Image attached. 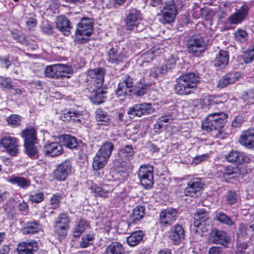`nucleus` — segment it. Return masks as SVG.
I'll return each mask as SVG.
<instances>
[{
    "instance_id": "obj_10",
    "label": "nucleus",
    "mask_w": 254,
    "mask_h": 254,
    "mask_svg": "<svg viewBox=\"0 0 254 254\" xmlns=\"http://www.w3.org/2000/svg\"><path fill=\"white\" fill-rule=\"evenodd\" d=\"M107 60L108 63L118 65L124 63L127 57V52L124 48L115 46L111 48L107 52Z\"/></svg>"
},
{
    "instance_id": "obj_21",
    "label": "nucleus",
    "mask_w": 254,
    "mask_h": 254,
    "mask_svg": "<svg viewBox=\"0 0 254 254\" xmlns=\"http://www.w3.org/2000/svg\"><path fill=\"white\" fill-rule=\"evenodd\" d=\"M249 10V8L248 5L244 4L236 12L229 17V22L232 24L241 23L247 16Z\"/></svg>"
},
{
    "instance_id": "obj_48",
    "label": "nucleus",
    "mask_w": 254,
    "mask_h": 254,
    "mask_svg": "<svg viewBox=\"0 0 254 254\" xmlns=\"http://www.w3.org/2000/svg\"><path fill=\"white\" fill-rule=\"evenodd\" d=\"M241 153L237 151L233 150L226 156L227 160L230 162H234L237 164H240V157Z\"/></svg>"
},
{
    "instance_id": "obj_22",
    "label": "nucleus",
    "mask_w": 254,
    "mask_h": 254,
    "mask_svg": "<svg viewBox=\"0 0 254 254\" xmlns=\"http://www.w3.org/2000/svg\"><path fill=\"white\" fill-rule=\"evenodd\" d=\"M56 28L65 35H69L70 34V30L72 29V26L70 21L64 15H60L56 19Z\"/></svg>"
},
{
    "instance_id": "obj_27",
    "label": "nucleus",
    "mask_w": 254,
    "mask_h": 254,
    "mask_svg": "<svg viewBox=\"0 0 254 254\" xmlns=\"http://www.w3.org/2000/svg\"><path fill=\"white\" fill-rule=\"evenodd\" d=\"M240 77L241 74L238 72L232 71L228 73L220 79L217 84V87L223 88L228 85L233 84L235 82L240 78Z\"/></svg>"
},
{
    "instance_id": "obj_31",
    "label": "nucleus",
    "mask_w": 254,
    "mask_h": 254,
    "mask_svg": "<svg viewBox=\"0 0 254 254\" xmlns=\"http://www.w3.org/2000/svg\"><path fill=\"white\" fill-rule=\"evenodd\" d=\"M177 58L175 56L171 55L166 59L160 67L157 68L161 74H166L171 71L174 68L176 64Z\"/></svg>"
},
{
    "instance_id": "obj_42",
    "label": "nucleus",
    "mask_w": 254,
    "mask_h": 254,
    "mask_svg": "<svg viewBox=\"0 0 254 254\" xmlns=\"http://www.w3.org/2000/svg\"><path fill=\"white\" fill-rule=\"evenodd\" d=\"M94 239V235L93 234L89 233L83 235L79 243V247L82 248H87L93 245Z\"/></svg>"
},
{
    "instance_id": "obj_9",
    "label": "nucleus",
    "mask_w": 254,
    "mask_h": 254,
    "mask_svg": "<svg viewBox=\"0 0 254 254\" xmlns=\"http://www.w3.org/2000/svg\"><path fill=\"white\" fill-rule=\"evenodd\" d=\"M187 46L190 53L198 56L204 52L206 43L202 36L195 35L189 38Z\"/></svg>"
},
{
    "instance_id": "obj_55",
    "label": "nucleus",
    "mask_w": 254,
    "mask_h": 254,
    "mask_svg": "<svg viewBox=\"0 0 254 254\" xmlns=\"http://www.w3.org/2000/svg\"><path fill=\"white\" fill-rule=\"evenodd\" d=\"M226 200L229 204L235 203L238 200V196L234 191H229L226 195Z\"/></svg>"
},
{
    "instance_id": "obj_38",
    "label": "nucleus",
    "mask_w": 254,
    "mask_h": 254,
    "mask_svg": "<svg viewBox=\"0 0 254 254\" xmlns=\"http://www.w3.org/2000/svg\"><path fill=\"white\" fill-rule=\"evenodd\" d=\"M105 253L106 254H125V250L121 244L114 242L107 247Z\"/></svg>"
},
{
    "instance_id": "obj_16",
    "label": "nucleus",
    "mask_w": 254,
    "mask_h": 254,
    "mask_svg": "<svg viewBox=\"0 0 254 254\" xmlns=\"http://www.w3.org/2000/svg\"><path fill=\"white\" fill-rule=\"evenodd\" d=\"M178 14L176 5L171 2L166 3L161 10V15L163 24L173 22Z\"/></svg>"
},
{
    "instance_id": "obj_49",
    "label": "nucleus",
    "mask_w": 254,
    "mask_h": 254,
    "mask_svg": "<svg viewBox=\"0 0 254 254\" xmlns=\"http://www.w3.org/2000/svg\"><path fill=\"white\" fill-rule=\"evenodd\" d=\"M254 60V43L246 51L243 55V60L246 64L252 62Z\"/></svg>"
},
{
    "instance_id": "obj_29",
    "label": "nucleus",
    "mask_w": 254,
    "mask_h": 254,
    "mask_svg": "<svg viewBox=\"0 0 254 254\" xmlns=\"http://www.w3.org/2000/svg\"><path fill=\"white\" fill-rule=\"evenodd\" d=\"M41 228L39 221L35 220L26 223L21 229V232L23 235H32L38 233Z\"/></svg>"
},
{
    "instance_id": "obj_4",
    "label": "nucleus",
    "mask_w": 254,
    "mask_h": 254,
    "mask_svg": "<svg viewBox=\"0 0 254 254\" xmlns=\"http://www.w3.org/2000/svg\"><path fill=\"white\" fill-rule=\"evenodd\" d=\"M114 149V145L110 141H106L101 146L94 157L92 166L95 170L98 171L105 166Z\"/></svg>"
},
{
    "instance_id": "obj_17",
    "label": "nucleus",
    "mask_w": 254,
    "mask_h": 254,
    "mask_svg": "<svg viewBox=\"0 0 254 254\" xmlns=\"http://www.w3.org/2000/svg\"><path fill=\"white\" fill-rule=\"evenodd\" d=\"M178 211L176 208H167L161 211L159 217L161 224L165 227L171 225L178 217Z\"/></svg>"
},
{
    "instance_id": "obj_37",
    "label": "nucleus",
    "mask_w": 254,
    "mask_h": 254,
    "mask_svg": "<svg viewBox=\"0 0 254 254\" xmlns=\"http://www.w3.org/2000/svg\"><path fill=\"white\" fill-rule=\"evenodd\" d=\"M143 237V233L142 231H135L127 237V241L129 246L133 247L137 245L142 240Z\"/></svg>"
},
{
    "instance_id": "obj_59",
    "label": "nucleus",
    "mask_w": 254,
    "mask_h": 254,
    "mask_svg": "<svg viewBox=\"0 0 254 254\" xmlns=\"http://www.w3.org/2000/svg\"><path fill=\"white\" fill-rule=\"evenodd\" d=\"M160 123H172L173 121V118L171 113L165 114L161 116L158 119Z\"/></svg>"
},
{
    "instance_id": "obj_56",
    "label": "nucleus",
    "mask_w": 254,
    "mask_h": 254,
    "mask_svg": "<svg viewBox=\"0 0 254 254\" xmlns=\"http://www.w3.org/2000/svg\"><path fill=\"white\" fill-rule=\"evenodd\" d=\"M249 226L242 223H240L239 226L238 230L237 233L238 237H244L248 235V232L249 230Z\"/></svg>"
},
{
    "instance_id": "obj_62",
    "label": "nucleus",
    "mask_w": 254,
    "mask_h": 254,
    "mask_svg": "<svg viewBox=\"0 0 254 254\" xmlns=\"http://www.w3.org/2000/svg\"><path fill=\"white\" fill-rule=\"evenodd\" d=\"M0 61L1 64L4 66L6 68H9L11 64V62L9 61V55L4 58H2L0 56Z\"/></svg>"
},
{
    "instance_id": "obj_60",
    "label": "nucleus",
    "mask_w": 254,
    "mask_h": 254,
    "mask_svg": "<svg viewBox=\"0 0 254 254\" xmlns=\"http://www.w3.org/2000/svg\"><path fill=\"white\" fill-rule=\"evenodd\" d=\"M208 254H223L222 248L220 247L213 246L209 249Z\"/></svg>"
},
{
    "instance_id": "obj_39",
    "label": "nucleus",
    "mask_w": 254,
    "mask_h": 254,
    "mask_svg": "<svg viewBox=\"0 0 254 254\" xmlns=\"http://www.w3.org/2000/svg\"><path fill=\"white\" fill-rule=\"evenodd\" d=\"M9 182L13 184L25 189L30 185V181L27 178L23 177L13 176L9 179Z\"/></svg>"
},
{
    "instance_id": "obj_11",
    "label": "nucleus",
    "mask_w": 254,
    "mask_h": 254,
    "mask_svg": "<svg viewBox=\"0 0 254 254\" xmlns=\"http://www.w3.org/2000/svg\"><path fill=\"white\" fill-rule=\"evenodd\" d=\"M133 80L129 75H126L122 78L116 89V94L119 97L123 99L129 96L133 91Z\"/></svg>"
},
{
    "instance_id": "obj_43",
    "label": "nucleus",
    "mask_w": 254,
    "mask_h": 254,
    "mask_svg": "<svg viewBox=\"0 0 254 254\" xmlns=\"http://www.w3.org/2000/svg\"><path fill=\"white\" fill-rule=\"evenodd\" d=\"M10 33L12 35L13 38L21 44L25 45L29 44V41L27 39V36L21 34L17 29L10 30Z\"/></svg>"
},
{
    "instance_id": "obj_14",
    "label": "nucleus",
    "mask_w": 254,
    "mask_h": 254,
    "mask_svg": "<svg viewBox=\"0 0 254 254\" xmlns=\"http://www.w3.org/2000/svg\"><path fill=\"white\" fill-rule=\"evenodd\" d=\"M155 111V109L151 103H143L137 104L130 107L127 114L133 117L135 116L141 117L143 115L151 114Z\"/></svg>"
},
{
    "instance_id": "obj_54",
    "label": "nucleus",
    "mask_w": 254,
    "mask_h": 254,
    "mask_svg": "<svg viewBox=\"0 0 254 254\" xmlns=\"http://www.w3.org/2000/svg\"><path fill=\"white\" fill-rule=\"evenodd\" d=\"M248 37L247 33L244 30L239 29L235 33V37L237 41L244 42L246 41Z\"/></svg>"
},
{
    "instance_id": "obj_35",
    "label": "nucleus",
    "mask_w": 254,
    "mask_h": 254,
    "mask_svg": "<svg viewBox=\"0 0 254 254\" xmlns=\"http://www.w3.org/2000/svg\"><path fill=\"white\" fill-rule=\"evenodd\" d=\"M60 140L62 142L63 144L70 149L77 148L80 144L78 143L76 137L68 134H63L59 137Z\"/></svg>"
},
{
    "instance_id": "obj_44",
    "label": "nucleus",
    "mask_w": 254,
    "mask_h": 254,
    "mask_svg": "<svg viewBox=\"0 0 254 254\" xmlns=\"http://www.w3.org/2000/svg\"><path fill=\"white\" fill-rule=\"evenodd\" d=\"M147 90V85L146 84L138 82L134 86L131 93L135 94L138 96H141L146 93Z\"/></svg>"
},
{
    "instance_id": "obj_8",
    "label": "nucleus",
    "mask_w": 254,
    "mask_h": 254,
    "mask_svg": "<svg viewBox=\"0 0 254 254\" xmlns=\"http://www.w3.org/2000/svg\"><path fill=\"white\" fill-rule=\"evenodd\" d=\"M141 185L145 189H151L154 184L153 167L148 164L141 165L137 172Z\"/></svg>"
},
{
    "instance_id": "obj_50",
    "label": "nucleus",
    "mask_w": 254,
    "mask_h": 254,
    "mask_svg": "<svg viewBox=\"0 0 254 254\" xmlns=\"http://www.w3.org/2000/svg\"><path fill=\"white\" fill-rule=\"evenodd\" d=\"M62 198V196L60 193H57L53 194L50 200L51 208L52 209H56L59 207Z\"/></svg>"
},
{
    "instance_id": "obj_26",
    "label": "nucleus",
    "mask_w": 254,
    "mask_h": 254,
    "mask_svg": "<svg viewBox=\"0 0 254 254\" xmlns=\"http://www.w3.org/2000/svg\"><path fill=\"white\" fill-rule=\"evenodd\" d=\"M241 144L249 148L254 147V129H249L244 131L239 139Z\"/></svg>"
},
{
    "instance_id": "obj_28",
    "label": "nucleus",
    "mask_w": 254,
    "mask_h": 254,
    "mask_svg": "<svg viewBox=\"0 0 254 254\" xmlns=\"http://www.w3.org/2000/svg\"><path fill=\"white\" fill-rule=\"evenodd\" d=\"M229 62V54L228 51L220 50L216 55L214 61V65L218 69L225 67Z\"/></svg>"
},
{
    "instance_id": "obj_61",
    "label": "nucleus",
    "mask_w": 254,
    "mask_h": 254,
    "mask_svg": "<svg viewBox=\"0 0 254 254\" xmlns=\"http://www.w3.org/2000/svg\"><path fill=\"white\" fill-rule=\"evenodd\" d=\"M18 210L23 214H27L29 210L28 205L25 201H23L19 204Z\"/></svg>"
},
{
    "instance_id": "obj_47",
    "label": "nucleus",
    "mask_w": 254,
    "mask_h": 254,
    "mask_svg": "<svg viewBox=\"0 0 254 254\" xmlns=\"http://www.w3.org/2000/svg\"><path fill=\"white\" fill-rule=\"evenodd\" d=\"M69 227L54 225V233L57 235L59 239H64L67 235V230Z\"/></svg>"
},
{
    "instance_id": "obj_63",
    "label": "nucleus",
    "mask_w": 254,
    "mask_h": 254,
    "mask_svg": "<svg viewBox=\"0 0 254 254\" xmlns=\"http://www.w3.org/2000/svg\"><path fill=\"white\" fill-rule=\"evenodd\" d=\"M26 24L29 27H34L37 25V20L33 17H29L26 20Z\"/></svg>"
},
{
    "instance_id": "obj_23",
    "label": "nucleus",
    "mask_w": 254,
    "mask_h": 254,
    "mask_svg": "<svg viewBox=\"0 0 254 254\" xmlns=\"http://www.w3.org/2000/svg\"><path fill=\"white\" fill-rule=\"evenodd\" d=\"M134 151L131 145L121 147L118 153L117 160L121 163H128L134 155Z\"/></svg>"
},
{
    "instance_id": "obj_1",
    "label": "nucleus",
    "mask_w": 254,
    "mask_h": 254,
    "mask_svg": "<svg viewBox=\"0 0 254 254\" xmlns=\"http://www.w3.org/2000/svg\"><path fill=\"white\" fill-rule=\"evenodd\" d=\"M174 89L176 93L186 95L191 94L200 82L198 75L194 72H189L180 76L176 79Z\"/></svg>"
},
{
    "instance_id": "obj_58",
    "label": "nucleus",
    "mask_w": 254,
    "mask_h": 254,
    "mask_svg": "<svg viewBox=\"0 0 254 254\" xmlns=\"http://www.w3.org/2000/svg\"><path fill=\"white\" fill-rule=\"evenodd\" d=\"M41 28L42 31L46 34L50 35L53 33L54 27L48 21L43 22Z\"/></svg>"
},
{
    "instance_id": "obj_13",
    "label": "nucleus",
    "mask_w": 254,
    "mask_h": 254,
    "mask_svg": "<svg viewBox=\"0 0 254 254\" xmlns=\"http://www.w3.org/2000/svg\"><path fill=\"white\" fill-rule=\"evenodd\" d=\"M72 165L69 160L58 165L53 172L54 178L57 181H64L71 174Z\"/></svg>"
},
{
    "instance_id": "obj_57",
    "label": "nucleus",
    "mask_w": 254,
    "mask_h": 254,
    "mask_svg": "<svg viewBox=\"0 0 254 254\" xmlns=\"http://www.w3.org/2000/svg\"><path fill=\"white\" fill-rule=\"evenodd\" d=\"M0 87L4 89H12L11 81L9 78L0 76Z\"/></svg>"
},
{
    "instance_id": "obj_30",
    "label": "nucleus",
    "mask_w": 254,
    "mask_h": 254,
    "mask_svg": "<svg viewBox=\"0 0 254 254\" xmlns=\"http://www.w3.org/2000/svg\"><path fill=\"white\" fill-rule=\"evenodd\" d=\"M212 237L214 243L221 245H225L226 244L228 243L230 240L229 237L225 231L218 229L213 230Z\"/></svg>"
},
{
    "instance_id": "obj_7",
    "label": "nucleus",
    "mask_w": 254,
    "mask_h": 254,
    "mask_svg": "<svg viewBox=\"0 0 254 254\" xmlns=\"http://www.w3.org/2000/svg\"><path fill=\"white\" fill-rule=\"evenodd\" d=\"M46 77L57 79L69 77L68 74L71 72V69L62 64H55L47 66L45 70Z\"/></svg>"
},
{
    "instance_id": "obj_19",
    "label": "nucleus",
    "mask_w": 254,
    "mask_h": 254,
    "mask_svg": "<svg viewBox=\"0 0 254 254\" xmlns=\"http://www.w3.org/2000/svg\"><path fill=\"white\" fill-rule=\"evenodd\" d=\"M38 250V245L35 241L21 242L16 248L17 254H34Z\"/></svg>"
},
{
    "instance_id": "obj_51",
    "label": "nucleus",
    "mask_w": 254,
    "mask_h": 254,
    "mask_svg": "<svg viewBox=\"0 0 254 254\" xmlns=\"http://www.w3.org/2000/svg\"><path fill=\"white\" fill-rule=\"evenodd\" d=\"M7 123L12 127H18L21 125V118L19 115H10L7 120Z\"/></svg>"
},
{
    "instance_id": "obj_12",
    "label": "nucleus",
    "mask_w": 254,
    "mask_h": 254,
    "mask_svg": "<svg viewBox=\"0 0 254 254\" xmlns=\"http://www.w3.org/2000/svg\"><path fill=\"white\" fill-rule=\"evenodd\" d=\"M105 70L103 67L90 69L87 72V80L91 87H101L104 80Z\"/></svg>"
},
{
    "instance_id": "obj_40",
    "label": "nucleus",
    "mask_w": 254,
    "mask_h": 254,
    "mask_svg": "<svg viewBox=\"0 0 254 254\" xmlns=\"http://www.w3.org/2000/svg\"><path fill=\"white\" fill-rule=\"evenodd\" d=\"M106 188L107 186L100 187L93 184L91 186L90 189L92 192L96 193L99 196L107 197L112 192V189H107Z\"/></svg>"
},
{
    "instance_id": "obj_24",
    "label": "nucleus",
    "mask_w": 254,
    "mask_h": 254,
    "mask_svg": "<svg viewBox=\"0 0 254 254\" xmlns=\"http://www.w3.org/2000/svg\"><path fill=\"white\" fill-rule=\"evenodd\" d=\"M44 151L46 155L54 157L61 155L63 152V149L60 143L52 142L44 145Z\"/></svg>"
},
{
    "instance_id": "obj_18",
    "label": "nucleus",
    "mask_w": 254,
    "mask_h": 254,
    "mask_svg": "<svg viewBox=\"0 0 254 254\" xmlns=\"http://www.w3.org/2000/svg\"><path fill=\"white\" fill-rule=\"evenodd\" d=\"M18 140L10 136L2 137L0 140V144L5 149L6 151L12 156H16L18 152Z\"/></svg>"
},
{
    "instance_id": "obj_36",
    "label": "nucleus",
    "mask_w": 254,
    "mask_h": 254,
    "mask_svg": "<svg viewBox=\"0 0 254 254\" xmlns=\"http://www.w3.org/2000/svg\"><path fill=\"white\" fill-rule=\"evenodd\" d=\"M89 227V223L86 220L80 219L75 222L73 234L74 237H79Z\"/></svg>"
},
{
    "instance_id": "obj_34",
    "label": "nucleus",
    "mask_w": 254,
    "mask_h": 254,
    "mask_svg": "<svg viewBox=\"0 0 254 254\" xmlns=\"http://www.w3.org/2000/svg\"><path fill=\"white\" fill-rule=\"evenodd\" d=\"M194 226L199 227L203 226L209 219L208 212L205 209H200L197 210L194 216Z\"/></svg>"
},
{
    "instance_id": "obj_33",
    "label": "nucleus",
    "mask_w": 254,
    "mask_h": 254,
    "mask_svg": "<svg viewBox=\"0 0 254 254\" xmlns=\"http://www.w3.org/2000/svg\"><path fill=\"white\" fill-rule=\"evenodd\" d=\"M145 208L144 206L137 205L132 211L131 214L128 218V223L129 224L136 223L137 221L141 219L145 215Z\"/></svg>"
},
{
    "instance_id": "obj_5",
    "label": "nucleus",
    "mask_w": 254,
    "mask_h": 254,
    "mask_svg": "<svg viewBox=\"0 0 254 254\" xmlns=\"http://www.w3.org/2000/svg\"><path fill=\"white\" fill-rule=\"evenodd\" d=\"M125 26L126 29L135 32H139L144 29V24L141 22V14L137 9L131 8L126 12Z\"/></svg>"
},
{
    "instance_id": "obj_41",
    "label": "nucleus",
    "mask_w": 254,
    "mask_h": 254,
    "mask_svg": "<svg viewBox=\"0 0 254 254\" xmlns=\"http://www.w3.org/2000/svg\"><path fill=\"white\" fill-rule=\"evenodd\" d=\"M82 115V112L78 111H69L64 114V118L70 122H81V119Z\"/></svg>"
},
{
    "instance_id": "obj_6",
    "label": "nucleus",
    "mask_w": 254,
    "mask_h": 254,
    "mask_svg": "<svg viewBox=\"0 0 254 254\" xmlns=\"http://www.w3.org/2000/svg\"><path fill=\"white\" fill-rule=\"evenodd\" d=\"M93 32V23L91 19L83 17L78 23L75 32V40L78 43L86 42Z\"/></svg>"
},
{
    "instance_id": "obj_20",
    "label": "nucleus",
    "mask_w": 254,
    "mask_h": 254,
    "mask_svg": "<svg viewBox=\"0 0 254 254\" xmlns=\"http://www.w3.org/2000/svg\"><path fill=\"white\" fill-rule=\"evenodd\" d=\"M90 95V99L94 104L99 105L105 101L107 97V91L105 87H92Z\"/></svg>"
},
{
    "instance_id": "obj_52",
    "label": "nucleus",
    "mask_w": 254,
    "mask_h": 254,
    "mask_svg": "<svg viewBox=\"0 0 254 254\" xmlns=\"http://www.w3.org/2000/svg\"><path fill=\"white\" fill-rule=\"evenodd\" d=\"M244 98L247 101L248 105L254 107V89H250L246 92Z\"/></svg>"
},
{
    "instance_id": "obj_15",
    "label": "nucleus",
    "mask_w": 254,
    "mask_h": 254,
    "mask_svg": "<svg viewBox=\"0 0 254 254\" xmlns=\"http://www.w3.org/2000/svg\"><path fill=\"white\" fill-rule=\"evenodd\" d=\"M203 185L204 183L200 178L192 179L188 182L187 187L185 189L184 193L186 196H198L202 191Z\"/></svg>"
},
{
    "instance_id": "obj_25",
    "label": "nucleus",
    "mask_w": 254,
    "mask_h": 254,
    "mask_svg": "<svg viewBox=\"0 0 254 254\" xmlns=\"http://www.w3.org/2000/svg\"><path fill=\"white\" fill-rule=\"evenodd\" d=\"M185 230L179 224H176L171 227L169 232V237L175 244H179L185 239Z\"/></svg>"
},
{
    "instance_id": "obj_53",
    "label": "nucleus",
    "mask_w": 254,
    "mask_h": 254,
    "mask_svg": "<svg viewBox=\"0 0 254 254\" xmlns=\"http://www.w3.org/2000/svg\"><path fill=\"white\" fill-rule=\"evenodd\" d=\"M44 194L43 192H38L29 195V199L33 203H40L43 200Z\"/></svg>"
},
{
    "instance_id": "obj_46",
    "label": "nucleus",
    "mask_w": 254,
    "mask_h": 254,
    "mask_svg": "<svg viewBox=\"0 0 254 254\" xmlns=\"http://www.w3.org/2000/svg\"><path fill=\"white\" fill-rule=\"evenodd\" d=\"M216 219L220 223L225 224L229 226L233 225L234 222L231 219L223 212H218L216 214Z\"/></svg>"
},
{
    "instance_id": "obj_32",
    "label": "nucleus",
    "mask_w": 254,
    "mask_h": 254,
    "mask_svg": "<svg viewBox=\"0 0 254 254\" xmlns=\"http://www.w3.org/2000/svg\"><path fill=\"white\" fill-rule=\"evenodd\" d=\"M95 119L98 125L108 127L111 122V116L105 111L101 109H97L95 112Z\"/></svg>"
},
{
    "instance_id": "obj_3",
    "label": "nucleus",
    "mask_w": 254,
    "mask_h": 254,
    "mask_svg": "<svg viewBox=\"0 0 254 254\" xmlns=\"http://www.w3.org/2000/svg\"><path fill=\"white\" fill-rule=\"evenodd\" d=\"M21 134L24 139V146L26 154L32 159L38 158V152L35 146L37 139L35 129L31 127H27L21 132Z\"/></svg>"
},
{
    "instance_id": "obj_64",
    "label": "nucleus",
    "mask_w": 254,
    "mask_h": 254,
    "mask_svg": "<svg viewBox=\"0 0 254 254\" xmlns=\"http://www.w3.org/2000/svg\"><path fill=\"white\" fill-rule=\"evenodd\" d=\"M207 157V156L206 155H204V154L197 156L193 158V162H194V163H195L196 164H198L201 161H204L205 159H206Z\"/></svg>"
},
{
    "instance_id": "obj_2",
    "label": "nucleus",
    "mask_w": 254,
    "mask_h": 254,
    "mask_svg": "<svg viewBox=\"0 0 254 254\" xmlns=\"http://www.w3.org/2000/svg\"><path fill=\"white\" fill-rule=\"evenodd\" d=\"M228 116L223 112H216L209 114L202 124V128L207 131L217 130L216 136L221 137L222 131L220 130L227 122Z\"/></svg>"
},
{
    "instance_id": "obj_45",
    "label": "nucleus",
    "mask_w": 254,
    "mask_h": 254,
    "mask_svg": "<svg viewBox=\"0 0 254 254\" xmlns=\"http://www.w3.org/2000/svg\"><path fill=\"white\" fill-rule=\"evenodd\" d=\"M69 218L66 213L60 214L55 222V225L69 227Z\"/></svg>"
}]
</instances>
